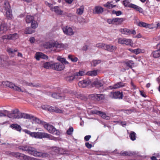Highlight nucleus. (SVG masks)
<instances>
[{
    "mask_svg": "<svg viewBox=\"0 0 160 160\" xmlns=\"http://www.w3.org/2000/svg\"><path fill=\"white\" fill-rule=\"evenodd\" d=\"M113 2H108L104 4L103 6L104 7H106L108 9H111L115 7L116 5H114L112 4Z\"/></svg>",
    "mask_w": 160,
    "mask_h": 160,
    "instance_id": "obj_27",
    "label": "nucleus"
},
{
    "mask_svg": "<svg viewBox=\"0 0 160 160\" xmlns=\"http://www.w3.org/2000/svg\"><path fill=\"white\" fill-rule=\"evenodd\" d=\"M29 117H30L29 118L31 119H32L37 123L41 124L43 125L44 123H45V122L40 120L39 119L37 118L36 117H35L33 116H30L29 115Z\"/></svg>",
    "mask_w": 160,
    "mask_h": 160,
    "instance_id": "obj_21",
    "label": "nucleus"
},
{
    "mask_svg": "<svg viewBox=\"0 0 160 160\" xmlns=\"http://www.w3.org/2000/svg\"><path fill=\"white\" fill-rule=\"evenodd\" d=\"M92 113L95 114L99 115V113L100 112V111H98L97 110H92Z\"/></svg>",
    "mask_w": 160,
    "mask_h": 160,
    "instance_id": "obj_64",
    "label": "nucleus"
},
{
    "mask_svg": "<svg viewBox=\"0 0 160 160\" xmlns=\"http://www.w3.org/2000/svg\"><path fill=\"white\" fill-rule=\"evenodd\" d=\"M109 96L112 98L122 99L123 97V94L119 91L111 92Z\"/></svg>",
    "mask_w": 160,
    "mask_h": 160,
    "instance_id": "obj_8",
    "label": "nucleus"
},
{
    "mask_svg": "<svg viewBox=\"0 0 160 160\" xmlns=\"http://www.w3.org/2000/svg\"><path fill=\"white\" fill-rule=\"evenodd\" d=\"M104 11L103 8L100 6H97L95 7L93 10V13L94 14H100L102 13Z\"/></svg>",
    "mask_w": 160,
    "mask_h": 160,
    "instance_id": "obj_19",
    "label": "nucleus"
},
{
    "mask_svg": "<svg viewBox=\"0 0 160 160\" xmlns=\"http://www.w3.org/2000/svg\"><path fill=\"white\" fill-rule=\"evenodd\" d=\"M101 62V60H94L92 61L91 64L93 65L94 67H95Z\"/></svg>",
    "mask_w": 160,
    "mask_h": 160,
    "instance_id": "obj_47",
    "label": "nucleus"
},
{
    "mask_svg": "<svg viewBox=\"0 0 160 160\" xmlns=\"http://www.w3.org/2000/svg\"><path fill=\"white\" fill-rule=\"evenodd\" d=\"M98 70L89 71L87 72V74L89 76H95L97 75Z\"/></svg>",
    "mask_w": 160,
    "mask_h": 160,
    "instance_id": "obj_34",
    "label": "nucleus"
},
{
    "mask_svg": "<svg viewBox=\"0 0 160 160\" xmlns=\"http://www.w3.org/2000/svg\"><path fill=\"white\" fill-rule=\"evenodd\" d=\"M63 32L64 34L69 36H72L73 35L74 33V32L72 28L68 26H66L62 28Z\"/></svg>",
    "mask_w": 160,
    "mask_h": 160,
    "instance_id": "obj_11",
    "label": "nucleus"
},
{
    "mask_svg": "<svg viewBox=\"0 0 160 160\" xmlns=\"http://www.w3.org/2000/svg\"><path fill=\"white\" fill-rule=\"evenodd\" d=\"M2 84L3 85L9 87L13 89L14 90L18 92H27V91L22 89L21 87H18L15 85L14 84L9 82L8 81H3L2 82Z\"/></svg>",
    "mask_w": 160,
    "mask_h": 160,
    "instance_id": "obj_4",
    "label": "nucleus"
},
{
    "mask_svg": "<svg viewBox=\"0 0 160 160\" xmlns=\"http://www.w3.org/2000/svg\"><path fill=\"white\" fill-rule=\"evenodd\" d=\"M34 138L38 139L46 138L50 140L54 139V137L51 135L45 132H35Z\"/></svg>",
    "mask_w": 160,
    "mask_h": 160,
    "instance_id": "obj_3",
    "label": "nucleus"
},
{
    "mask_svg": "<svg viewBox=\"0 0 160 160\" xmlns=\"http://www.w3.org/2000/svg\"><path fill=\"white\" fill-rule=\"evenodd\" d=\"M118 42L121 44L129 46L132 47L133 45V42L130 39L119 38L118 39Z\"/></svg>",
    "mask_w": 160,
    "mask_h": 160,
    "instance_id": "obj_6",
    "label": "nucleus"
},
{
    "mask_svg": "<svg viewBox=\"0 0 160 160\" xmlns=\"http://www.w3.org/2000/svg\"><path fill=\"white\" fill-rule=\"evenodd\" d=\"M24 132L28 134L30 136L32 137H35V132H32L29 130L27 129H25L23 130Z\"/></svg>",
    "mask_w": 160,
    "mask_h": 160,
    "instance_id": "obj_48",
    "label": "nucleus"
},
{
    "mask_svg": "<svg viewBox=\"0 0 160 160\" xmlns=\"http://www.w3.org/2000/svg\"><path fill=\"white\" fill-rule=\"evenodd\" d=\"M144 52V50H142L140 48H137V49H134V53L137 55L139 54L141 52L143 53Z\"/></svg>",
    "mask_w": 160,
    "mask_h": 160,
    "instance_id": "obj_54",
    "label": "nucleus"
},
{
    "mask_svg": "<svg viewBox=\"0 0 160 160\" xmlns=\"http://www.w3.org/2000/svg\"><path fill=\"white\" fill-rule=\"evenodd\" d=\"M31 27L32 28L35 29L37 28L38 27V24L37 21L33 20L31 23Z\"/></svg>",
    "mask_w": 160,
    "mask_h": 160,
    "instance_id": "obj_46",
    "label": "nucleus"
},
{
    "mask_svg": "<svg viewBox=\"0 0 160 160\" xmlns=\"http://www.w3.org/2000/svg\"><path fill=\"white\" fill-rule=\"evenodd\" d=\"M27 151L29 154L35 156H39L40 155V152H37L34 148L31 147H28Z\"/></svg>",
    "mask_w": 160,
    "mask_h": 160,
    "instance_id": "obj_13",
    "label": "nucleus"
},
{
    "mask_svg": "<svg viewBox=\"0 0 160 160\" xmlns=\"http://www.w3.org/2000/svg\"><path fill=\"white\" fill-rule=\"evenodd\" d=\"M106 46V44L103 43H98L96 45V47L104 49L105 48Z\"/></svg>",
    "mask_w": 160,
    "mask_h": 160,
    "instance_id": "obj_44",
    "label": "nucleus"
},
{
    "mask_svg": "<svg viewBox=\"0 0 160 160\" xmlns=\"http://www.w3.org/2000/svg\"><path fill=\"white\" fill-rule=\"evenodd\" d=\"M152 54L154 58H157L160 57V50H157L153 51Z\"/></svg>",
    "mask_w": 160,
    "mask_h": 160,
    "instance_id": "obj_37",
    "label": "nucleus"
},
{
    "mask_svg": "<svg viewBox=\"0 0 160 160\" xmlns=\"http://www.w3.org/2000/svg\"><path fill=\"white\" fill-rule=\"evenodd\" d=\"M10 40H15L18 39L19 37L17 33L13 34H10Z\"/></svg>",
    "mask_w": 160,
    "mask_h": 160,
    "instance_id": "obj_36",
    "label": "nucleus"
},
{
    "mask_svg": "<svg viewBox=\"0 0 160 160\" xmlns=\"http://www.w3.org/2000/svg\"><path fill=\"white\" fill-rule=\"evenodd\" d=\"M138 25L140 27H143L147 28H149L150 24L143 22H140L138 23Z\"/></svg>",
    "mask_w": 160,
    "mask_h": 160,
    "instance_id": "obj_33",
    "label": "nucleus"
},
{
    "mask_svg": "<svg viewBox=\"0 0 160 160\" xmlns=\"http://www.w3.org/2000/svg\"><path fill=\"white\" fill-rule=\"evenodd\" d=\"M43 126L44 128L48 131L49 132L56 135L59 134V132L56 130L53 126L50 125L46 122H45Z\"/></svg>",
    "mask_w": 160,
    "mask_h": 160,
    "instance_id": "obj_5",
    "label": "nucleus"
},
{
    "mask_svg": "<svg viewBox=\"0 0 160 160\" xmlns=\"http://www.w3.org/2000/svg\"><path fill=\"white\" fill-rule=\"evenodd\" d=\"M35 31L32 30L31 28H26L24 32L26 34H30L34 32Z\"/></svg>",
    "mask_w": 160,
    "mask_h": 160,
    "instance_id": "obj_43",
    "label": "nucleus"
},
{
    "mask_svg": "<svg viewBox=\"0 0 160 160\" xmlns=\"http://www.w3.org/2000/svg\"><path fill=\"white\" fill-rule=\"evenodd\" d=\"M90 83V80L86 79L79 82L78 85L79 87L81 88H85L89 85Z\"/></svg>",
    "mask_w": 160,
    "mask_h": 160,
    "instance_id": "obj_14",
    "label": "nucleus"
},
{
    "mask_svg": "<svg viewBox=\"0 0 160 160\" xmlns=\"http://www.w3.org/2000/svg\"><path fill=\"white\" fill-rule=\"evenodd\" d=\"M73 131V128L72 127H70L67 131V133L68 135H71L72 134Z\"/></svg>",
    "mask_w": 160,
    "mask_h": 160,
    "instance_id": "obj_55",
    "label": "nucleus"
},
{
    "mask_svg": "<svg viewBox=\"0 0 160 160\" xmlns=\"http://www.w3.org/2000/svg\"><path fill=\"white\" fill-rule=\"evenodd\" d=\"M8 113L6 114V116L12 119H19L21 118L28 119L29 118V115L26 113H21L18 109L15 108L12 110L11 113L8 111Z\"/></svg>",
    "mask_w": 160,
    "mask_h": 160,
    "instance_id": "obj_1",
    "label": "nucleus"
},
{
    "mask_svg": "<svg viewBox=\"0 0 160 160\" xmlns=\"http://www.w3.org/2000/svg\"><path fill=\"white\" fill-rule=\"evenodd\" d=\"M57 59L60 62H61V63H62L64 65L65 64L66 65L69 64V62L66 60L65 58H62L60 56H58Z\"/></svg>",
    "mask_w": 160,
    "mask_h": 160,
    "instance_id": "obj_26",
    "label": "nucleus"
},
{
    "mask_svg": "<svg viewBox=\"0 0 160 160\" xmlns=\"http://www.w3.org/2000/svg\"><path fill=\"white\" fill-rule=\"evenodd\" d=\"M67 47L68 45L67 44H64L62 43H59L57 42H54V48H55V50L57 52L63 50L66 48Z\"/></svg>",
    "mask_w": 160,
    "mask_h": 160,
    "instance_id": "obj_7",
    "label": "nucleus"
},
{
    "mask_svg": "<svg viewBox=\"0 0 160 160\" xmlns=\"http://www.w3.org/2000/svg\"><path fill=\"white\" fill-rule=\"evenodd\" d=\"M125 20V19L123 18H113V22H114V24H120Z\"/></svg>",
    "mask_w": 160,
    "mask_h": 160,
    "instance_id": "obj_28",
    "label": "nucleus"
},
{
    "mask_svg": "<svg viewBox=\"0 0 160 160\" xmlns=\"http://www.w3.org/2000/svg\"><path fill=\"white\" fill-rule=\"evenodd\" d=\"M119 31L123 34L129 35L131 34L135 35L136 32L135 30L129 29L128 28H121L119 30Z\"/></svg>",
    "mask_w": 160,
    "mask_h": 160,
    "instance_id": "obj_10",
    "label": "nucleus"
},
{
    "mask_svg": "<svg viewBox=\"0 0 160 160\" xmlns=\"http://www.w3.org/2000/svg\"><path fill=\"white\" fill-rule=\"evenodd\" d=\"M139 91L140 92V95L142 96L143 97H145V98L146 97V94L145 92H144V91L140 90Z\"/></svg>",
    "mask_w": 160,
    "mask_h": 160,
    "instance_id": "obj_63",
    "label": "nucleus"
},
{
    "mask_svg": "<svg viewBox=\"0 0 160 160\" xmlns=\"http://www.w3.org/2000/svg\"><path fill=\"white\" fill-rule=\"evenodd\" d=\"M34 19V17L31 15H27L25 18V20L27 23H31Z\"/></svg>",
    "mask_w": 160,
    "mask_h": 160,
    "instance_id": "obj_30",
    "label": "nucleus"
},
{
    "mask_svg": "<svg viewBox=\"0 0 160 160\" xmlns=\"http://www.w3.org/2000/svg\"><path fill=\"white\" fill-rule=\"evenodd\" d=\"M93 84L94 85L95 87L99 88L100 87H101L103 86V83L102 82L98 80H95L93 82Z\"/></svg>",
    "mask_w": 160,
    "mask_h": 160,
    "instance_id": "obj_31",
    "label": "nucleus"
},
{
    "mask_svg": "<svg viewBox=\"0 0 160 160\" xmlns=\"http://www.w3.org/2000/svg\"><path fill=\"white\" fill-rule=\"evenodd\" d=\"M8 30V27L7 25L5 23H2L0 25V34H2L6 32Z\"/></svg>",
    "mask_w": 160,
    "mask_h": 160,
    "instance_id": "obj_20",
    "label": "nucleus"
},
{
    "mask_svg": "<svg viewBox=\"0 0 160 160\" xmlns=\"http://www.w3.org/2000/svg\"><path fill=\"white\" fill-rule=\"evenodd\" d=\"M117 49V47L116 46L112 45L111 44H106L105 50L110 52H114Z\"/></svg>",
    "mask_w": 160,
    "mask_h": 160,
    "instance_id": "obj_17",
    "label": "nucleus"
},
{
    "mask_svg": "<svg viewBox=\"0 0 160 160\" xmlns=\"http://www.w3.org/2000/svg\"><path fill=\"white\" fill-rule=\"evenodd\" d=\"M120 154L123 156H130V154L127 151H122L120 152Z\"/></svg>",
    "mask_w": 160,
    "mask_h": 160,
    "instance_id": "obj_56",
    "label": "nucleus"
},
{
    "mask_svg": "<svg viewBox=\"0 0 160 160\" xmlns=\"http://www.w3.org/2000/svg\"><path fill=\"white\" fill-rule=\"evenodd\" d=\"M35 58L37 60H39L40 58L44 59H48V57L46 55L40 52H37L35 54Z\"/></svg>",
    "mask_w": 160,
    "mask_h": 160,
    "instance_id": "obj_16",
    "label": "nucleus"
},
{
    "mask_svg": "<svg viewBox=\"0 0 160 160\" xmlns=\"http://www.w3.org/2000/svg\"><path fill=\"white\" fill-rule=\"evenodd\" d=\"M8 112V111L5 110H0V117L6 116V114Z\"/></svg>",
    "mask_w": 160,
    "mask_h": 160,
    "instance_id": "obj_49",
    "label": "nucleus"
},
{
    "mask_svg": "<svg viewBox=\"0 0 160 160\" xmlns=\"http://www.w3.org/2000/svg\"><path fill=\"white\" fill-rule=\"evenodd\" d=\"M129 137L131 140H135L137 137L136 134L134 132L132 131L130 134Z\"/></svg>",
    "mask_w": 160,
    "mask_h": 160,
    "instance_id": "obj_45",
    "label": "nucleus"
},
{
    "mask_svg": "<svg viewBox=\"0 0 160 160\" xmlns=\"http://www.w3.org/2000/svg\"><path fill=\"white\" fill-rule=\"evenodd\" d=\"M2 39H8L10 40V34L2 36Z\"/></svg>",
    "mask_w": 160,
    "mask_h": 160,
    "instance_id": "obj_59",
    "label": "nucleus"
},
{
    "mask_svg": "<svg viewBox=\"0 0 160 160\" xmlns=\"http://www.w3.org/2000/svg\"><path fill=\"white\" fill-rule=\"evenodd\" d=\"M126 66L130 68H132L134 65V62L132 60H129L126 62Z\"/></svg>",
    "mask_w": 160,
    "mask_h": 160,
    "instance_id": "obj_42",
    "label": "nucleus"
},
{
    "mask_svg": "<svg viewBox=\"0 0 160 160\" xmlns=\"http://www.w3.org/2000/svg\"><path fill=\"white\" fill-rule=\"evenodd\" d=\"M89 97L93 99H96L99 101L102 100L104 98V95L103 94H98L94 93L90 95Z\"/></svg>",
    "mask_w": 160,
    "mask_h": 160,
    "instance_id": "obj_12",
    "label": "nucleus"
},
{
    "mask_svg": "<svg viewBox=\"0 0 160 160\" xmlns=\"http://www.w3.org/2000/svg\"><path fill=\"white\" fill-rule=\"evenodd\" d=\"M65 68V66L62 63L59 62L53 63L52 65V69L57 71H60L63 70Z\"/></svg>",
    "mask_w": 160,
    "mask_h": 160,
    "instance_id": "obj_9",
    "label": "nucleus"
},
{
    "mask_svg": "<svg viewBox=\"0 0 160 160\" xmlns=\"http://www.w3.org/2000/svg\"><path fill=\"white\" fill-rule=\"evenodd\" d=\"M52 109L53 110H52V112H56L59 113H62L63 112V111L61 109H59L57 107H53Z\"/></svg>",
    "mask_w": 160,
    "mask_h": 160,
    "instance_id": "obj_51",
    "label": "nucleus"
},
{
    "mask_svg": "<svg viewBox=\"0 0 160 160\" xmlns=\"http://www.w3.org/2000/svg\"><path fill=\"white\" fill-rule=\"evenodd\" d=\"M4 7L6 11L11 10V7L9 2L7 1H5L4 2Z\"/></svg>",
    "mask_w": 160,
    "mask_h": 160,
    "instance_id": "obj_41",
    "label": "nucleus"
},
{
    "mask_svg": "<svg viewBox=\"0 0 160 160\" xmlns=\"http://www.w3.org/2000/svg\"><path fill=\"white\" fill-rule=\"evenodd\" d=\"M123 4L125 6V7H129L130 5L129 2L127 0H124L123 1Z\"/></svg>",
    "mask_w": 160,
    "mask_h": 160,
    "instance_id": "obj_60",
    "label": "nucleus"
},
{
    "mask_svg": "<svg viewBox=\"0 0 160 160\" xmlns=\"http://www.w3.org/2000/svg\"><path fill=\"white\" fill-rule=\"evenodd\" d=\"M67 152V151L66 150L62 148H59L58 155L65 154Z\"/></svg>",
    "mask_w": 160,
    "mask_h": 160,
    "instance_id": "obj_50",
    "label": "nucleus"
},
{
    "mask_svg": "<svg viewBox=\"0 0 160 160\" xmlns=\"http://www.w3.org/2000/svg\"><path fill=\"white\" fill-rule=\"evenodd\" d=\"M59 148H58L55 147L53 149V151L54 152V154H57V155H58L59 152Z\"/></svg>",
    "mask_w": 160,
    "mask_h": 160,
    "instance_id": "obj_61",
    "label": "nucleus"
},
{
    "mask_svg": "<svg viewBox=\"0 0 160 160\" xmlns=\"http://www.w3.org/2000/svg\"><path fill=\"white\" fill-rule=\"evenodd\" d=\"M41 107L43 109L49 111L50 112H52L53 110L52 109L53 107L48 105H42Z\"/></svg>",
    "mask_w": 160,
    "mask_h": 160,
    "instance_id": "obj_29",
    "label": "nucleus"
},
{
    "mask_svg": "<svg viewBox=\"0 0 160 160\" xmlns=\"http://www.w3.org/2000/svg\"><path fill=\"white\" fill-rule=\"evenodd\" d=\"M99 115H100L102 118L104 119H108L109 118V117L106 116V114L103 112L100 111V112L99 113Z\"/></svg>",
    "mask_w": 160,
    "mask_h": 160,
    "instance_id": "obj_52",
    "label": "nucleus"
},
{
    "mask_svg": "<svg viewBox=\"0 0 160 160\" xmlns=\"http://www.w3.org/2000/svg\"><path fill=\"white\" fill-rule=\"evenodd\" d=\"M125 86V83L122 82H119L115 84L113 86H109L111 89H117L118 88L123 87Z\"/></svg>",
    "mask_w": 160,
    "mask_h": 160,
    "instance_id": "obj_15",
    "label": "nucleus"
},
{
    "mask_svg": "<svg viewBox=\"0 0 160 160\" xmlns=\"http://www.w3.org/2000/svg\"><path fill=\"white\" fill-rule=\"evenodd\" d=\"M45 48H54V42L50 43L49 42H47L44 45Z\"/></svg>",
    "mask_w": 160,
    "mask_h": 160,
    "instance_id": "obj_39",
    "label": "nucleus"
},
{
    "mask_svg": "<svg viewBox=\"0 0 160 160\" xmlns=\"http://www.w3.org/2000/svg\"><path fill=\"white\" fill-rule=\"evenodd\" d=\"M7 51L8 52V54L11 57H14L15 55V52L18 51L17 49H15L13 50L12 49L8 47L7 48Z\"/></svg>",
    "mask_w": 160,
    "mask_h": 160,
    "instance_id": "obj_18",
    "label": "nucleus"
},
{
    "mask_svg": "<svg viewBox=\"0 0 160 160\" xmlns=\"http://www.w3.org/2000/svg\"><path fill=\"white\" fill-rule=\"evenodd\" d=\"M51 10L54 11L55 13L58 15H61L63 12V11L61 10L59 8L58 6H55L54 8L51 7Z\"/></svg>",
    "mask_w": 160,
    "mask_h": 160,
    "instance_id": "obj_24",
    "label": "nucleus"
},
{
    "mask_svg": "<svg viewBox=\"0 0 160 160\" xmlns=\"http://www.w3.org/2000/svg\"><path fill=\"white\" fill-rule=\"evenodd\" d=\"M85 146L88 149H90L92 147V145L90 144L89 142H87L85 143Z\"/></svg>",
    "mask_w": 160,
    "mask_h": 160,
    "instance_id": "obj_62",
    "label": "nucleus"
},
{
    "mask_svg": "<svg viewBox=\"0 0 160 160\" xmlns=\"http://www.w3.org/2000/svg\"><path fill=\"white\" fill-rule=\"evenodd\" d=\"M6 16L8 19H10L12 18V16L11 10L6 11Z\"/></svg>",
    "mask_w": 160,
    "mask_h": 160,
    "instance_id": "obj_38",
    "label": "nucleus"
},
{
    "mask_svg": "<svg viewBox=\"0 0 160 160\" xmlns=\"http://www.w3.org/2000/svg\"><path fill=\"white\" fill-rule=\"evenodd\" d=\"M66 80L67 81L69 82H71L74 79L73 75L71 76H68L66 78Z\"/></svg>",
    "mask_w": 160,
    "mask_h": 160,
    "instance_id": "obj_53",
    "label": "nucleus"
},
{
    "mask_svg": "<svg viewBox=\"0 0 160 160\" xmlns=\"http://www.w3.org/2000/svg\"><path fill=\"white\" fill-rule=\"evenodd\" d=\"M28 147V146H20L18 147V148L22 151H27Z\"/></svg>",
    "mask_w": 160,
    "mask_h": 160,
    "instance_id": "obj_57",
    "label": "nucleus"
},
{
    "mask_svg": "<svg viewBox=\"0 0 160 160\" xmlns=\"http://www.w3.org/2000/svg\"><path fill=\"white\" fill-rule=\"evenodd\" d=\"M10 127L12 128V129H14L20 132H21L22 129V128L20 126L17 124H12L10 125Z\"/></svg>",
    "mask_w": 160,
    "mask_h": 160,
    "instance_id": "obj_25",
    "label": "nucleus"
},
{
    "mask_svg": "<svg viewBox=\"0 0 160 160\" xmlns=\"http://www.w3.org/2000/svg\"><path fill=\"white\" fill-rule=\"evenodd\" d=\"M112 12L113 13L115 14L117 16H118L122 14V12L120 11H113Z\"/></svg>",
    "mask_w": 160,
    "mask_h": 160,
    "instance_id": "obj_58",
    "label": "nucleus"
},
{
    "mask_svg": "<svg viewBox=\"0 0 160 160\" xmlns=\"http://www.w3.org/2000/svg\"><path fill=\"white\" fill-rule=\"evenodd\" d=\"M52 62H47L44 63L43 67L47 69H49V68L52 69Z\"/></svg>",
    "mask_w": 160,
    "mask_h": 160,
    "instance_id": "obj_32",
    "label": "nucleus"
},
{
    "mask_svg": "<svg viewBox=\"0 0 160 160\" xmlns=\"http://www.w3.org/2000/svg\"><path fill=\"white\" fill-rule=\"evenodd\" d=\"M68 58L70 59L72 62H75L78 61V58L74 55H69L68 56Z\"/></svg>",
    "mask_w": 160,
    "mask_h": 160,
    "instance_id": "obj_40",
    "label": "nucleus"
},
{
    "mask_svg": "<svg viewBox=\"0 0 160 160\" xmlns=\"http://www.w3.org/2000/svg\"><path fill=\"white\" fill-rule=\"evenodd\" d=\"M84 74V72L80 71L79 72H76L73 75L75 80H78L81 78V76Z\"/></svg>",
    "mask_w": 160,
    "mask_h": 160,
    "instance_id": "obj_23",
    "label": "nucleus"
},
{
    "mask_svg": "<svg viewBox=\"0 0 160 160\" xmlns=\"http://www.w3.org/2000/svg\"><path fill=\"white\" fill-rule=\"evenodd\" d=\"M6 153L7 155L12 156L21 160H29L30 158L29 157L18 152L8 151L6 152Z\"/></svg>",
    "mask_w": 160,
    "mask_h": 160,
    "instance_id": "obj_2",
    "label": "nucleus"
},
{
    "mask_svg": "<svg viewBox=\"0 0 160 160\" xmlns=\"http://www.w3.org/2000/svg\"><path fill=\"white\" fill-rule=\"evenodd\" d=\"M52 97L55 98L63 100H64L65 96L58 93H53L52 94Z\"/></svg>",
    "mask_w": 160,
    "mask_h": 160,
    "instance_id": "obj_22",
    "label": "nucleus"
},
{
    "mask_svg": "<svg viewBox=\"0 0 160 160\" xmlns=\"http://www.w3.org/2000/svg\"><path fill=\"white\" fill-rule=\"evenodd\" d=\"M84 9V6H82L77 10V13L79 15H81L83 13Z\"/></svg>",
    "mask_w": 160,
    "mask_h": 160,
    "instance_id": "obj_35",
    "label": "nucleus"
}]
</instances>
